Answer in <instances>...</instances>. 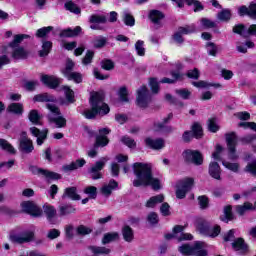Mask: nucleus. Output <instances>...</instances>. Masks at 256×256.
Masks as SVG:
<instances>
[{
	"label": "nucleus",
	"instance_id": "obj_10",
	"mask_svg": "<svg viewBox=\"0 0 256 256\" xmlns=\"http://www.w3.org/2000/svg\"><path fill=\"white\" fill-rule=\"evenodd\" d=\"M136 103L141 109H145L151 103V94H149L147 86H141L138 89Z\"/></svg>",
	"mask_w": 256,
	"mask_h": 256
},
{
	"label": "nucleus",
	"instance_id": "obj_9",
	"mask_svg": "<svg viewBox=\"0 0 256 256\" xmlns=\"http://www.w3.org/2000/svg\"><path fill=\"white\" fill-rule=\"evenodd\" d=\"M193 178H184L177 182L176 197L177 199H185V196L193 189Z\"/></svg>",
	"mask_w": 256,
	"mask_h": 256
},
{
	"label": "nucleus",
	"instance_id": "obj_22",
	"mask_svg": "<svg viewBox=\"0 0 256 256\" xmlns=\"http://www.w3.org/2000/svg\"><path fill=\"white\" fill-rule=\"evenodd\" d=\"M41 81L44 85H46V87H49L50 89H55L56 87H59V85H61L63 79L56 76L42 75Z\"/></svg>",
	"mask_w": 256,
	"mask_h": 256
},
{
	"label": "nucleus",
	"instance_id": "obj_31",
	"mask_svg": "<svg viewBox=\"0 0 256 256\" xmlns=\"http://www.w3.org/2000/svg\"><path fill=\"white\" fill-rule=\"evenodd\" d=\"M149 17L152 23H154V25H156L157 28L159 27V25H161V21H163L165 15H163L159 10H152L149 14Z\"/></svg>",
	"mask_w": 256,
	"mask_h": 256
},
{
	"label": "nucleus",
	"instance_id": "obj_63",
	"mask_svg": "<svg viewBox=\"0 0 256 256\" xmlns=\"http://www.w3.org/2000/svg\"><path fill=\"white\" fill-rule=\"evenodd\" d=\"M245 171L256 177V159L245 167Z\"/></svg>",
	"mask_w": 256,
	"mask_h": 256
},
{
	"label": "nucleus",
	"instance_id": "obj_47",
	"mask_svg": "<svg viewBox=\"0 0 256 256\" xmlns=\"http://www.w3.org/2000/svg\"><path fill=\"white\" fill-rule=\"evenodd\" d=\"M117 239H119V233L117 232L107 233L104 235L102 243L103 245H107V243H111V241H117Z\"/></svg>",
	"mask_w": 256,
	"mask_h": 256
},
{
	"label": "nucleus",
	"instance_id": "obj_2",
	"mask_svg": "<svg viewBox=\"0 0 256 256\" xmlns=\"http://www.w3.org/2000/svg\"><path fill=\"white\" fill-rule=\"evenodd\" d=\"M34 101L47 103L46 107L50 111L48 113L49 123L54 124L57 129H63L67 127V119L61 115V110L57 104H55V99L53 96H49V94H39L34 97Z\"/></svg>",
	"mask_w": 256,
	"mask_h": 256
},
{
	"label": "nucleus",
	"instance_id": "obj_25",
	"mask_svg": "<svg viewBox=\"0 0 256 256\" xmlns=\"http://www.w3.org/2000/svg\"><path fill=\"white\" fill-rule=\"evenodd\" d=\"M208 173L213 179L221 180V166L217 162H210Z\"/></svg>",
	"mask_w": 256,
	"mask_h": 256
},
{
	"label": "nucleus",
	"instance_id": "obj_8",
	"mask_svg": "<svg viewBox=\"0 0 256 256\" xmlns=\"http://www.w3.org/2000/svg\"><path fill=\"white\" fill-rule=\"evenodd\" d=\"M224 241H233L232 247L234 251H238L239 253H247V244H245V240H243V238H237L235 240V230H230L227 234H225Z\"/></svg>",
	"mask_w": 256,
	"mask_h": 256
},
{
	"label": "nucleus",
	"instance_id": "obj_20",
	"mask_svg": "<svg viewBox=\"0 0 256 256\" xmlns=\"http://www.w3.org/2000/svg\"><path fill=\"white\" fill-rule=\"evenodd\" d=\"M30 169H31L32 173H34V175H42L48 181H53V180H57V179L61 178L60 174H57V173L49 171V170H45V169H41V168H37V167H31Z\"/></svg>",
	"mask_w": 256,
	"mask_h": 256
},
{
	"label": "nucleus",
	"instance_id": "obj_7",
	"mask_svg": "<svg viewBox=\"0 0 256 256\" xmlns=\"http://www.w3.org/2000/svg\"><path fill=\"white\" fill-rule=\"evenodd\" d=\"M196 229L201 233V235H207L208 237H217L221 233V227L215 226L209 229V223L203 218H198L196 220Z\"/></svg>",
	"mask_w": 256,
	"mask_h": 256
},
{
	"label": "nucleus",
	"instance_id": "obj_48",
	"mask_svg": "<svg viewBox=\"0 0 256 256\" xmlns=\"http://www.w3.org/2000/svg\"><path fill=\"white\" fill-rule=\"evenodd\" d=\"M253 47H255V43L251 41H246L244 44L239 43L237 45V51H239V53H245L247 49H253Z\"/></svg>",
	"mask_w": 256,
	"mask_h": 256
},
{
	"label": "nucleus",
	"instance_id": "obj_35",
	"mask_svg": "<svg viewBox=\"0 0 256 256\" xmlns=\"http://www.w3.org/2000/svg\"><path fill=\"white\" fill-rule=\"evenodd\" d=\"M192 85L194 87H197L198 89H209V87H215L216 89H221V84L216 83V84H211L206 81H198V82H193Z\"/></svg>",
	"mask_w": 256,
	"mask_h": 256
},
{
	"label": "nucleus",
	"instance_id": "obj_59",
	"mask_svg": "<svg viewBox=\"0 0 256 256\" xmlns=\"http://www.w3.org/2000/svg\"><path fill=\"white\" fill-rule=\"evenodd\" d=\"M200 25L204 29H213V27H216L215 22H213L212 20H209V18H202L200 20Z\"/></svg>",
	"mask_w": 256,
	"mask_h": 256
},
{
	"label": "nucleus",
	"instance_id": "obj_64",
	"mask_svg": "<svg viewBox=\"0 0 256 256\" xmlns=\"http://www.w3.org/2000/svg\"><path fill=\"white\" fill-rule=\"evenodd\" d=\"M149 86L152 93H159V81H157V78H150Z\"/></svg>",
	"mask_w": 256,
	"mask_h": 256
},
{
	"label": "nucleus",
	"instance_id": "obj_43",
	"mask_svg": "<svg viewBox=\"0 0 256 256\" xmlns=\"http://www.w3.org/2000/svg\"><path fill=\"white\" fill-rule=\"evenodd\" d=\"M0 147L1 149H3L4 151H7L8 153H11L12 155H15V153H17V151L15 150V148L13 147V145H11V143H9L7 140L5 139H0Z\"/></svg>",
	"mask_w": 256,
	"mask_h": 256
},
{
	"label": "nucleus",
	"instance_id": "obj_34",
	"mask_svg": "<svg viewBox=\"0 0 256 256\" xmlns=\"http://www.w3.org/2000/svg\"><path fill=\"white\" fill-rule=\"evenodd\" d=\"M81 33V27L77 26L75 29H65L60 33V37H77Z\"/></svg>",
	"mask_w": 256,
	"mask_h": 256
},
{
	"label": "nucleus",
	"instance_id": "obj_61",
	"mask_svg": "<svg viewBox=\"0 0 256 256\" xmlns=\"http://www.w3.org/2000/svg\"><path fill=\"white\" fill-rule=\"evenodd\" d=\"M71 213H75V208L69 205L60 206V215H71Z\"/></svg>",
	"mask_w": 256,
	"mask_h": 256
},
{
	"label": "nucleus",
	"instance_id": "obj_40",
	"mask_svg": "<svg viewBox=\"0 0 256 256\" xmlns=\"http://www.w3.org/2000/svg\"><path fill=\"white\" fill-rule=\"evenodd\" d=\"M68 81H74V83H81L83 81V75L78 72H66V76Z\"/></svg>",
	"mask_w": 256,
	"mask_h": 256
},
{
	"label": "nucleus",
	"instance_id": "obj_33",
	"mask_svg": "<svg viewBox=\"0 0 256 256\" xmlns=\"http://www.w3.org/2000/svg\"><path fill=\"white\" fill-rule=\"evenodd\" d=\"M63 197H68L69 199H72V201H79V199H81V196L77 194L76 187L66 188L64 191Z\"/></svg>",
	"mask_w": 256,
	"mask_h": 256
},
{
	"label": "nucleus",
	"instance_id": "obj_14",
	"mask_svg": "<svg viewBox=\"0 0 256 256\" xmlns=\"http://www.w3.org/2000/svg\"><path fill=\"white\" fill-rule=\"evenodd\" d=\"M22 211L24 213H28L29 215H32V217H41L43 215V210L37 206L34 202L26 201L21 204Z\"/></svg>",
	"mask_w": 256,
	"mask_h": 256
},
{
	"label": "nucleus",
	"instance_id": "obj_41",
	"mask_svg": "<svg viewBox=\"0 0 256 256\" xmlns=\"http://www.w3.org/2000/svg\"><path fill=\"white\" fill-rule=\"evenodd\" d=\"M89 249L94 255H109L111 253V249L105 247L90 246Z\"/></svg>",
	"mask_w": 256,
	"mask_h": 256
},
{
	"label": "nucleus",
	"instance_id": "obj_49",
	"mask_svg": "<svg viewBox=\"0 0 256 256\" xmlns=\"http://www.w3.org/2000/svg\"><path fill=\"white\" fill-rule=\"evenodd\" d=\"M29 121L34 125H39V121L41 120V115L37 110H31L28 115Z\"/></svg>",
	"mask_w": 256,
	"mask_h": 256
},
{
	"label": "nucleus",
	"instance_id": "obj_24",
	"mask_svg": "<svg viewBox=\"0 0 256 256\" xmlns=\"http://www.w3.org/2000/svg\"><path fill=\"white\" fill-rule=\"evenodd\" d=\"M173 1L180 8L183 7L185 3H187V5L194 7L195 12L203 11V5H201V3L197 0H173Z\"/></svg>",
	"mask_w": 256,
	"mask_h": 256
},
{
	"label": "nucleus",
	"instance_id": "obj_11",
	"mask_svg": "<svg viewBox=\"0 0 256 256\" xmlns=\"http://www.w3.org/2000/svg\"><path fill=\"white\" fill-rule=\"evenodd\" d=\"M182 157L187 161V163L203 165V155L197 150H186L183 152Z\"/></svg>",
	"mask_w": 256,
	"mask_h": 256
},
{
	"label": "nucleus",
	"instance_id": "obj_56",
	"mask_svg": "<svg viewBox=\"0 0 256 256\" xmlns=\"http://www.w3.org/2000/svg\"><path fill=\"white\" fill-rule=\"evenodd\" d=\"M51 31H53V27L51 26L40 28L36 32V37H40V38L47 37V35H49Z\"/></svg>",
	"mask_w": 256,
	"mask_h": 256
},
{
	"label": "nucleus",
	"instance_id": "obj_4",
	"mask_svg": "<svg viewBox=\"0 0 256 256\" xmlns=\"http://www.w3.org/2000/svg\"><path fill=\"white\" fill-rule=\"evenodd\" d=\"M24 39H29V35H15L13 41L5 48L4 53L7 55L11 54L12 59H27V57H29V51L25 50V48L21 46V42Z\"/></svg>",
	"mask_w": 256,
	"mask_h": 256
},
{
	"label": "nucleus",
	"instance_id": "obj_1",
	"mask_svg": "<svg viewBox=\"0 0 256 256\" xmlns=\"http://www.w3.org/2000/svg\"><path fill=\"white\" fill-rule=\"evenodd\" d=\"M133 171L136 176V179L133 181L134 187H147L150 185L154 191L161 189V181L157 178H153L151 165L136 162L133 164Z\"/></svg>",
	"mask_w": 256,
	"mask_h": 256
},
{
	"label": "nucleus",
	"instance_id": "obj_37",
	"mask_svg": "<svg viewBox=\"0 0 256 256\" xmlns=\"http://www.w3.org/2000/svg\"><path fill=\"white\" fill-rule=\"evenodd\" d=\"M163 201H165V197L161 194L151 197L147 203H146V207H150L153 208L155 207V205H159V203H163Z\"/></svg>",
	"mask_w": 256,
	"mask_h": 256
},
{
	"label": "nucleus",
	"instance_id": "obj_27",
	"mask_svg": "<svg viewBox=\"0 0 256 256\" xmlns=\"http://www.w3.org/2000/svg\"><path fill=\"white\" fill-rule=\"evenodd\" d=\"M119 187V184L115 180H110L108 184H104L102 188L100 189V192L104 197H109L111 193H113L114 189H117Z\"/></svg>",
	"mask_w": 256,
	"mask_h": 256
},
{
	"label": "nucleus",
	"instance_id": "obj_60",
	"mask_svg": "<svg viewBox=\"0 0 256 256\" xmlns=\"http://www.w3.org/2000/svg\"><path fill=\"white\" fill-rule=\"evenodd\" d=\"M84 193L86 195H89L90 199H96L97 198V187L88 186L84 189Z\"/></svg>",
	"mask_w": 256,
	"mask_h": 256
},
{
	"label": "nucleus",
	"instance_id": "obj_23",
	"mask_svg": "<svg viewBox=\"0 0 256 256\" xmlns=\"http://www.w3.org/2000/svg\"><path fill=\"white\" fill-rule=\"evenodd\" d=\"M30 133L31 135H33V137L37 138V145H42L45 141V139H47V133H49L48 130H39V128L37 127H31L30 128Z\"/></svg>",
	"mask_w": 256,
	"mask_h": 256
},
{
	"label": "nucleus",
	"instance_id": "obj_17",
	"mask_svg": "<svg viewBox=\"0 0 256 256\" xmlns=\"http://www.w3.org/2000/svg\"><path fill=\"white\" fill-rule=\"evenodd\" d=\"M183 226H175L173 229V234H166V239H178V241H191L193 239V235L183 233Z\"/></svg>",
	"mask_w": 256,
	"mask_h": 256
},
{
	"label": "nucleus",
	"instance_id": "obj_54",
	"mask_svg": "<svg viewBox=\"0 0 256 256\" xmlns=\"http://www.w3.org/2000/svg\"><path fill=\"white\" fill-rule=\"evenodd\" d=\"M65 9L70 11L71 13H75V15H79L81 13V9L76 6L75 3L69 1L65 3Z\"/></svg>",
	"mask_w": 256,
	"mask_h": 256
},
{
	"label": "nucleus",
	"instance_id": "obj_57",
	"mask_svg": "<svg viewBox=\"0 0 256 256\" xmlns=\"http://www.w3.org/2000/svg\"><path fill=\"white\" fill-rule=\"evenodd\" d=\"M208 129L211 133H217L219 131V124H217L216 118H211L208 120Z\"/></svg>",
	"mask_w": 256,
	"mask_h": 256
},
{
	"label": "nucleus",
	"instance_id": "obj_6",
	"mask_svg": "<svg viewBox=\"0 0 256 256\" xmlns=\"http://www.w3.org/2000/svg\"><path fill=\"white\" fill-rule=\"evenodd\" d=\"M228 158L231 161H237L239 159V154H237V134L235 132H229L225 134Z\"/></svg>",
	"mask_w": 256,
	"mask_h": 256
},
{
	"label": "nucleus",
	"instance_id": "obj_38",
	"mask_svg": "<svg viewBox=\"0 0 256 256\" xmlns=\"http://www.w3.org/2000/svg\"><path fill=\"white\" fill-rule=\"evenodd\" d=\"M231 11L229 9H223L221 12L217 14L218 21H222L223 23H227V21H231Z\"/></svg>",
	"mask_w": 256,
	"mask_h": 256
},
{
	"label": "nucleus",
	"instance_id": "obj_62",
	"mask_svg": "<svg viewBox=\"0 0 256 256\" xmlns=\"http://www.w3.org/2000/svg\"><path fill=\"white\" fill-rule=\"evenodd\" d=\"M120 101L127 103L129 101V98H127V95H129V92L127 91V88L121 87L118 92Z\"/></svg>",
	"mask_w": 256,
	"mask_h": 256
},
{
	"label": "nucleus",
	"instance_id": "obj_3",
	"mask_svg": "<svg viewBox=\"0 0 256 256\" xmlns=\"http://www.w3.org/2000/svg\"><path fill=\"white\" fill-rule=\"evenodd\" d=\"M105 93L103 92H94L90 98L91 109L84 111V116L86 119H95L97 115L103 117L109 113L110 108L105 102Z\"/></svg>",
	"mask_w": 256,
	"mask_h": 256
},
{
	"label": "nucleus",
	"instance_id": "obj_18",
	"mask_svg": "<svg viewBox=\"0 0 256 256\" xmlns=\"http://www.w3.org/2000/svg\"><path fill=\"white\" fill-rule=\"evenodd\" d=\"M233 31L242 37H251V35L256 37V24H252L248 28L243 24H238L234 26Z\"/></svg>",
	"mask_w": 256,
	"mask_h": 256
},
{
	"label": "nucleus",
	"instance_id": "obj_29",
	"mask_svg": "<svg viewBox=\"0 0 256 256\" xmlns=\"http://www.w3.org/2000/svg\"><path fill=\"white\" fill-rule=\"evenodd\" d=\"M239 15H249V17H252V19H256V4H250L249 8L246 6H241L238 9Z\"/></svg>",
	"mask_w": 256,
	"mask_h": 256
},
{
	"label": "nucleus",
	"instance_id": "obj_44",
	"mask_svg": "<svg viewBox=\"0 0 256 256\" xmlns=\"http://www.w3.org/2000/svg\"><path fill=\"white\" fill-rule=\"evenodd\" d=\"M52 47H53V43H51V41L43 42L42 50H40V52H39L40 57H47V55H49Z\"/></svg>",
	"mask_w": 256,
	"mask_h": 256
},
{
	"label": "nucleus",
	"instance_id": "obj_28",
	"mask_svg": "<svg viewBox=\"0 0 256 256\" xmlns=\"http://www.w3.org/2000/svg\"><path fill=\"white\" fill-rule=\"evenodd\" d=\"M85 163V159H78L75 162H71L70 164L64 165L62 167V170L64 171V173H69V171H75L76 169L83 167Z\"/></svg>",
	"mask_w": 256,
	"mask_h": 256
},
{
	"label": "nucleus",
	"instance_id": "obj_13",
	"mask_svg": "<svg viewBox=\"0 0 256 256\" xmlns=\"http://www.w3.org/2000/svg\"><path fill=\"white\" fill-rule=\"evenodd\" d=\"M33 237H35V232L33 230H26L20 234H12L10 235V241L12 243H29V241H33Z\"/></svg>",
	"mask_w": 256,
	"mask_h": 256
},
{
	"label": "nucleus",
	"instance_id": "obj_52",
	"mask_svg": "<svg viewBox=\"0 0 256 256\" xmlns=\"http://www.w3.org/2000/svg\"><path fill=\"white\" fill-rule=\"evenodd\" d=\"M222 165L226 169H229V171H232L233 173H238L239 172V163H231V162L223 160Z\"/></svg>",
	"mask_w": 256,
	"mask_h": 256
},
{
	"label": "nucleus",
	"instance_id": "obj_50",
	"mask_svg": "<svg viewBox=\"0 0 256 256\" xmlns=\"http://www.w3.org/2000/svg\"><path fill=\"white\" fill-rule=\"evenodd\" d=\"M231 205H228L224 208V216L221 218L222 221H225L226 223L228 221L233 220V212H232Z\"/></svg>",
	"mask_w": 256,
	"mask_h": 256
},
{
	"label": "nucleus",
	"instance_id": "obj_58",
	"mask_svg": "<svg viewBox=\"0 0 256 256\" xmlns=\"http://www.w3.org/2000/svg\"><path fill=\"white\" fill-rule=\"evenodd\" d=\"M92 232H93V229H91L85 225H80L76 229L77 235H82V236L89 235Z\"/></svg>",
	"mask_w": 256,
	"mask_h": 256
},
{
	"label": "nucleus",
	"instance_id": "obj_16",
	"mask_svg": "<svg viewBox=\"0 0 256 256\" xmlns=\"http://www.w3.org/2000/svg\"><path fill=\"white\" fill-rule=\"evenodd\" d=\"M195 24H191L188 26L178 28V31L174 34L173 39L176 43L181 45L183 43V35H191V33H195L196 31Z\"/></svg>",
	"mask_w": 256,
	"mask_h": 256
},
{
	"label": "nucleus",
	"instance_id": "obj_42",
	"mask_svg": "<svg viewBox=\"0 0 256 256\" xmlns=\"http://www.w3.org/2000/svg\"><path fill=\"white\" fill-rule=\"evenodd\" d=\"M8 111L10 113H14L15 115H23V104L21 103H12L8 107Z\"/></svg>",
	"mask_w": 256,
	"mask_h": 256
},
{
	"label": "nucleus",
	"instance_id": "obj_39",
	"mask_svg": "<svg viewBox=\"0 0 256 256\" xmlns=\"http://www.w3.org/2000/svg\"><path fill=\"white\" fill-rule=\"evenodd\" d=\"M123 21L128 27H133L135 25V18L129 10L123 12Z\"/></svg>",
	"mask_w": 256,
	"mask_h": 256
},
{
	"label": "nucleus",
	"instance_id": "obj_46",
	"mask_svg": "<svg viewBox=\"0 0 256 256\" xmlns=\"http://www.w3.org/2000/svg\"><path fill=\"white\" fill-rule=\"evenodd\" d=\"M206 51L208 55H211L212 57H217V53H219V47L213 42H208L206 44Z\"/></svg>",
	"mask_w": 256,
	"mask_h": 256
},
{
	"label": "nucleus",
	"instance_id": "obj_51",
	"mask_svg": "<svg viewBox=\"0 0 256 256\" xmlns=\"http://www.w3.org/2000/svg\"><path fill=\"white\" fill-rule=\"evenodd\" d=\"M135 49L137 52V55H139V57H144L145 55V42L142 40H138L135 43Z\"/></svg>",
	"mask_w": 256,
	"mask_h": 256
},
{
	"label": "nucleus",
	"instance_id": "obj_32",
	"mask_svg": "<svg viewBox=\"0 0 256 256\" xmlns=\"http://www.w3.org/2000/svg\"><path fill=\"white\" fill-rule=\"evenodd\" d=\"M255 207H256V201H255L254 205L252 203L245 202L243 205L236 206V213L238 215H245V213H247V211L255 210Z\"/></svg>",
	"mask_w": 256,
	"mask_h": 256
},
{
	"label": "nucleus",
	"instance_id": "obj_5",
	"mask_svg": "<svg viewBox=\"0 0 256 256\" xmlns=\"http://www.w3.org/2000/svg\"><path fill=\"white\" fill-rule=\"evenodd\" d=\"M206 247L207 244L204 242H196L193 246H189V244L180 246L179 251L182 255L207 256Z\"/></svg>",
	"mask_w": 256,
	"mask_h": 256
},
{
	"label": "nucleus",
	"instance_id": "obj_19",
	"mask_svg": "<svg viewBox=\"0 0 256 256\" xmlns=\"http://www.w3.org/2000/svg\"><path fill=\"white\" fill-rule=\"evenodd\" d=\"M107 161H109V158H102L100 161L96 162V164L90 168L89 173L92 179H101V171L105 167V163H107Z\"/></svg>",
	"mask_w": 256,
	"mask_h": 256
},
{
	"label": "nucleus",
	"instance_id": "obj_15",
	"mask_svg": "<svg viewBox=\"0 0 256 256\" xmlns=\"http://www.w3.org/2000/svg\"><path fill=\"white\" fill-rule=\"evenodd\" d=\"M182 137L185 143H189V141H191L193 137H195L196 139H201V137H203V128L199 123H194L192 126V133L191 131H186L184 132Z\"/></svg>",
	"mask_w": 256,
	"mask_h": 256
},
{
	"label": "nucleus",
	"instance_id": "obj_26",
	"mask_svg": "<svg viewBox=\"0 0 256 256\" xmlns=\"http://www.w3.org/2000/svg\"><path fill=\"white\" fill-rule=\"evenodd\" d=\"M145 143L147 147L156 151H159V149H163V147H165V140L163 139L146 138Z\"/></svg>",
	"mask_w": 256,
	"mask_h": 256
},
{
	"label": "nucleus",
	"instance_id": "obj_55",
	"mask_svg": "<svg viewBox=\"0 0 256 256\" xmlns=\"http://www.w3.org/2000/svg\"><path fill=\"white\" fill-rule=\"evenodd\" d=\"M171 75H172V79L164 78L160 81V83L172 84V83H175L176 81H179V79H181V74H179V72H172Z\"/></svg>",
	"mask_w": 256,
	"mask_h": 256
},
{
	"label": "nucleus",
	"instance_id": "obj_30",
	"mask_svg": "<svg viewBox=\"0 0 256 256\" xmlns=\"http://www.w3.org/2000/svg\"><path fill=\"white\" fill-rule=\"evenodd\" d=\"M90 23H95L94 25L90 26V29H101V27H99L100 23H107V17H105V15H92L90 16Z\"/></svg>",
	"mask_w": 256,
	"mask_h": 256
},
{
	"label": "nucleus",
	"instance_id": "obj_12",
	"mask_svg": "<svg viewBox=\"0 0 256 256\" xmlns=\"http://www.w3.org/2000/svg\"><path fill=\"white\" fill-rule=\"evenodd\" d=\"M19 142V151H21V153H33L35 147L33 146V140L27 137V132L21 133Z\"/></svg>",
	"mask_w": 256,
	"mask_h": 256
},
{
	"label": "nucleus",
	"instance_id": "obj_53",
	"mask_svg": "<svg viewBox=\"0 0 256 256\" xmlns=\"http://www.w3.org/2000/svg\"><path fill=\"white\" fill-rule=\"evenodd\" d=\"M63 91L65 93L68 103H74L75 93L73 92V90H71V88H69L68 86H64Z\"/></svg>",
	"mask_w": 256,
	"mask_h": 256
},
{
	"label": "nucleus",
	"instance_id": "obj_36",
	"mask_svg": "<svg viewBox=\"0 0 256 256\" xmlns=\"http://www.w3.org/2000/svg\"><path fill=\"white\" fill-rule=\"evenodd\" d=\"M43 210H44V213H45L48 221H51V219H53V217H55L57 215V210H55V207H53L49 204H44Z\"/></svg>",
	"mask_w": 256,
	"mask_h": 256
},
{
	"label": "nucleus",
	"instance_id": "obj_45",
	"mask_svg": "<svg viewBox=\"0 0 256 256\" xmlns=\"http://www.w3.org/2000/svg\"><path fill=\"white\" fill-rule=\"evenodd\" d=\"M122 235L124 240H126L128 243H131V241H133V229H131V227L129 226H124L122 229Z\"/></svg>",
	"mask_w": 256,
	"mask_h": 256
},
{
	"label": "nucleus",
	"instance_id": "obj_21",
	"mask_svg": "<svg viewBox=\"0 0 256 256\" xmlns=\"http://www.w3.org/2000/svg\"><path fill=\"white\" fill-rule=\"evenodd\" d=\"M109 133H111L109 128L100 129L99 135L96 136L95 147H106V145H109V138H107Z\"/></svg>",
	"mask_w": 256,
	"mask_h": 256
}]
</instances>
